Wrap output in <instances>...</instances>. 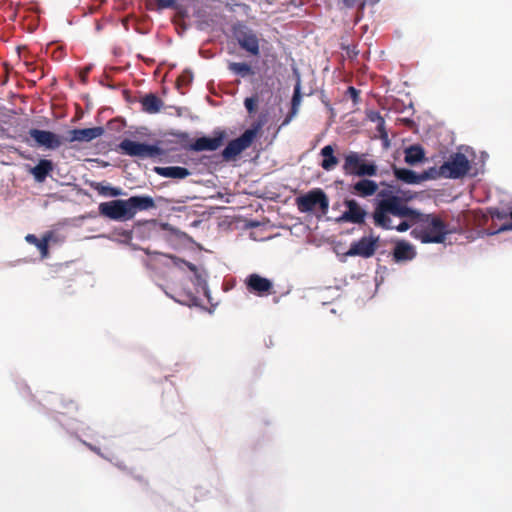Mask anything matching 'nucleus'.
Instances as JSON below:
<instances>
[{
    "label": "nucleus",
    "mask_w": 512,
    "mask_h": 512,
    "mask_svg": "<svg viewBox=\"0 0 512 512\" xmlns=\"http://www.w3.org/2000/svg\"><path fill=\"white\" fill-rule=\"evenodd\" d=\"M418 211L410 208L400 197L388 195L381 199L373 212L374 224L386 230L405 232L412 227Z\"/></svg>",
    "instance_id": "nucleus-1"
},
{
    "label": "nucleus",
    "mask_w": 512,
    "mask_h": 512,
    "mask_svg": "<svg viewBox=\"0 0 512 512\" xmlns=\"http://www.w3.org/2000/svg\"><path fill=\"white\" fill-rule=\"evenodd\" d=\"M413 225L416 227L412 230V235L422 243H443L450 233L445 222L433 214L418 212V216L413 218Z\"/></svg>",
    "instance_id": "nucleus-2"
},
{
    "label": "nucleus",
    "mask_w": 512,
    "mask_h": 512,
    "mask_svg": "<svg viewBox=\"0 0 512 512\" xmlns=\"http://www.w3.org/2000/svg\"><path fill=\"white\" fill-rule=\"evenodd\" d=\"M298 209L303 212H313L318 217L326 215L329 209V199L320 188H315L296 199Z\"/></svg>",
    "instance_id": "nucleus-3"
},
{
    "label": "nucleus",
    "mask_w": 512,
    "mask_h": 512,
    "mask_svg": "<svg viewBox=\"0 0 512 512\" xmlns=\"http://www.w3.org/2000/svg\"><path fill=\"white\" fill-rule=\"evenodd\" d=\"M342 169L344 174L352 176L364 177L375 176L377 174V166L375 163L367 161L366 154L354 151L344 156Z\"/></svg>",
    "instance_id": "nucleus-4"
},
{
    "label": "nucleus",
    "mask_w": 512,
    "mask_h": 512,
    "mask_svg": "<svg viewBox=\"0 0 512 512\" xmlns=\"http://www.w3.org/2000/svg\"><path fill=\"white\" fill-rule=\"evenodd\" d=\"M118 149L124 155L140 159L156 158L162 155V150L157 145L136 142L127 138L119 143Z\"/></svg>",
    "instance_id": "nucleus-5"
},
{
    "label": "nucleus",
    "mask_w": 512,
    "mask_h": 512,
    "mask_svg": "<svg viewBox=\"0 0 512 512\" xmlns=\"http://www.w3.org/2000/svg\"><path fill=\"white\" fill-rule=\"evenodd\" d=\"M470 169V161L463 153H453L442 164V175L444 178L459 179L467 175Z\"/></svg>",
    "instance_id": "nucleus-6"
},
{
    "label": "nucleus",
    "mask_w": 512,
    "mask_h": 512,
    "mask_svg": "<svg viewBox=\"0 0 512 512\" xmlns=\"http://www.w3.org/2000/svg\"><path fill=\"white\" fill-rule=\"evenodd\" d=\"M28 134L34 143H30L29 139H26L25 141L33 147L56 150L63 145L62 136L49 130L32 128L28 131Z\"/></svg>",
    "instance_id": "nucleus-7"
},
{
    "label": "nucleus",
    "mask_w": 512,
    "mask_h": 512,
    "mask_svg": "<svg viewBox=\"0 0 512 512\" xmlns=\"http://www.w3.org/2000/svg\"><path fill=\"white\" fill-rule=\"evenodd\" d=\"M99 212L101 215L112 220H131V213H129L127 199H118L109 202H103L99 205Z\"/></svg>",
    "instance_id": "nucleus-8"
},
{
    "label": "nucleus",
    "mask_w": 512,
    "mask_h": 512,
    "mask_svg": "<svg viewBox=\"0 0 512 512\" xmlns=\"http://www.w3.org/2000/svg\"><path fill=\"white\" fill-rule=\"evenodd\" d=\"M256 137V130L254 129H247L244 131V133L234 139L231 140L227 146L222 151V156L225 160H232L236 156H238L240 153H242L244 150H246L248 147L251 146L252 142L254 141Z\"/></svg>",
    "instance_id": "nucleus-9"
},
{
    "label": "nucleus",
    "mask_w": 512,
    "mask_h": 512,
    "mask_svg": "<svg viewBox=\"0 0 512 512\" xmlns=\"http://www.w3.org/2000/svg\"><path fill=\"white\" fill-rule=\"evenodd\" d=\"M378 242V237L364 236L358 241L351 243L346 255L350 257L359 256L362 258H370L375 254L378 248Z\"/></svg>",
    "instance_id": "nucleus-10"
},
{
    "label": "nucleus",
    "mask_w": 512,
    "mask_h": 512,
    "mask_svg": "<svg viewBox=\"0 0 512 512\" xmlns=\"http://www.w3.org/2000/svg\"><path fill=\"white\" fill-rule=\"evenodd\" d=\"M234 35L242 49L254 56L259 55V40L252 30L240 26L234 30Z\"/></svg>",
    "instance_id": "nucleus-11"
},
{
    "label": "nucleus",
    "mask_w": 512,
    "mask_h": 512,
    "mask_svg": "<svg viewBox=\"0 0 512 512\" xmlns=\"http://www.w3.org/2000/svg\"><path fill=\"white\" fill-rule=\"evenodd\" d=\"M246 289L259 297L267 296L272 293L273 284L272 282L260 276L259 274L253 273L247 276L245 279Z\"/></svg>",
    "instance_id": "nucleus-12"
},
{
    "label": "nucleus",
    "mask_w": 512,
    "mask_h": 512,
    "mask_svg": "<svg viewBox=\"0 0 512 512\" xmlns=\"http://www.w3.org/2000/svg\"><path fill=\"white\" fill-rule=\"evenodd\" d=\"M104 133L102 127H92L83 129H71L68 131V142H90Z\"/></svg>",
    "instance_id": "nucleus-13"
},
{
    "label": "nucleus",
    "mask_w": 512,
    "mask_h": 512,
    "mask_svg": "<svg viewBox=\"0 0 512 512\" xmlns=\"http://www.w3.org/2000/svg\"><path fill=\"white\" fill-rule=\"evenodd\" d=\"M344 204L347 210L342 214L341 220L354 224L364 223L366 211L355 200H345Z\"/></svg>",
    "instance_id": "nucleus-14"
},
{
    "label": "nucleus",
    "mask_w": 512,
    "mask_h": 512,
    "mask_svg": "<svg viewBox=\"0 0 512 512\" xmlns=\"http://www.w3.org/2000/svg\"><path fill=\"white\" fill-rule=\"evenodd\" d=\"M129 213H131V219L135 216L138 211H147L156 207L155 201L151 196H132L127 199Z\"/></svg>",
    "instance_id": "nucleus-15"
},
{
    "label": "nucleus",
    "mask_w": 512,
    "mask_h": 512,
    "mask_svg": "<svg viewBox=\"0 0 512 512\" xmlns=\"http://www.w3.org/2000/svg\"><path fill=\"white\" fill-rule=\"evenodd\" d=\"M293 74L296 78V83L294 86V93H293V96L291 99L290 120L297 113L300 102H301V98L303 96H310L312 94L311 88H309L307 91L306 90L302 91L300 75H299V72L297 69H295V68L293 69Z\"/></svg>",
    "instance_id": "nucleus-16"
},
{
    "label": "nucleus",
    "mask_w": 512,
    "mask_h": 512,
    "mask_svg": "<svg viewBox=\"0 0 512 512\" xmlns=\"http://www.w3.org/2000/svg\"><path fill=\"white\" fill-rule=\"evenodd\" d=\"M223 143V135L216 137H200L196 139L189 148L194 151H214Z\"/></svg>",
    "instance_id": "nucleus-17"
},
{
    "label": "nucleus",
    "mask_w": 512,
    "mask_h": 512,
    "mask_svg": "<svg viewBox=\"0 0 512 512\" xmlns=\"http://www.w3.org/2000/svg\"><path fill=\"white\" fill-rule=\"evenodd\" d=\"M416 255L413 246L406 241H398L393 250L395 262H404L412 260Z\"/></svg>",
    "instance_id": "nucleus-18"
},
{
    "label": "nucleus",
    "mask_w": 512,
    "mask_h": 512,
    "mask_svg": "<svg viewBox=\"0 0 512 512\" xmlns=\"http://www.w3.org/2000/svg\"><path fill=\"white\" fill-rule=\"evenodd\" d=\"M142 110L148 114H156L164 106L163 101L154 93H149L140 99Z\"/></svg>",
    "instance_id": "nucleus-19"
},
{
    "label": "nucleus",
    "mask_w": 512,
    "mask_h": 512,
    "mask_svg": "<svg viewBox=\"0 0 512 512\" xmlns=\"http://www.w3.org/2000/svg\"><path fill=\"white\" fill-rule=\"evenodd\" d=\"M377 190V183L369 179H362L352 186V193L360 197L372 196L377 192Z\"/></svg>",
    "instance_id": "nucleus-20"
},
{
    "label": "nucleus",
    "mask_w": 512,
    "mask_h": 512,
    "mask_svg": "<svg viewBox=\"0 0 512 512\" xmlns=\"http://www.w3.org/2000/svg\"><path fill=\"white\" fill-rule=\"evenodd\" d=\"M53 162L48 159L39 160L38 164L30 169V173L37 182H44L48 175L53 171Z\"/></svg>",
    "instance_id": "nucleus-21"
},
{
    "label": "nucleus",
    "mask_w": 512,
    "mask_h": 512,
    "mask_svg": "<svg viewBox=\"0 0 512 512\" xmlns=\"http://www.w3.org/2000/svg\"><path fill=\"white\" fill-rule=\"evenodd\" d=\"M155 171L162 177L173 179H184L191 175V172L187 168L180 166L156 167Z\"/></svg>",
    "instance_id": "nucleus-22"
},
{
    "label": "nucleus",
    "mask_w": 512,
    "mask_h": 512,
    "mask_svg": "<svg viewBox=\"0 0 512 512\" xmlns=\"http://www.w3.org/2000/svg\"><path fill=\"white\" fill-rule=\"evenodd\" d=\"M320 155L323 157L320 165L325 171L333 170L339 163L338 158L334 155V148L332 145L324 146L320 151Z\"/></svg>",
    "instance_id": "nucleus-23"
},
{
    "label": "nucleus",
    "mask_w": 512,
    "mask_h": 512,
    "mask_svg": "<svg viewBox=\"0 0 512 512\" xmlns=\"http://www.w3.org/2000/svg\"><path fill=\"white\" fill-rule=\"evenodd\" d=\"M394 175L398 180L407 184L421 183V175L407 168H397L394 166Z\"/></svg>",
    "instance_id": "nucleus-24"
},
{
    "label": "nucleus",
    "mask_w": 512,
    "mask_h": 512,
    "mask_svg": "<svg viewBox=\"0 0 512 512\" xmlns=\"http://www.w3.org/2000/svg\"><path fill=\"white\" fill-rule=\"evenodd\" d=\"M424 150L420 145H412L405 150V162L415 165L423 160Z\"/></svg>",
    "instance_id": "nucleus-25"
},
{
    "label": "nucleus",
    "mask_w": 512,
    "mask_h": 512,
    "mask_svg": "<svg viewBox=\"0 0 512 512\" xmlns=\"http://www.w3.org/2000/svg\"><path fill=\"white\" fill-rule=\"evenodd\" d=\"M91 187L100 195L105 197H117L122 194V190L120 188L104 185L100 182L91 183Z\"/></svg>",
    "instance_id": "nucleus-26"
},
{
    "label": "nucleus",
    "mask_w": 512,
    "mask_h": 512,
    "mask_svg": "<svg viewBox=\"0 0 512 512\" xmlns=\"http://www.w3.org/2000/svg\"><path fill=\"white\" fill-rule=\"evenodd\" d=\"M228 69L243 78L254 74L252 67L247 63L230 62Z\"/></svg>",
    "instance_id": "nucleus-27"
},
{
    "label": "nucleus",
    "mask_w": 512,
    "mask_h": 512,
    "mask_svg": "<svg viewBox=\"0 0 512 512\" xmlns=\"http://www.w3.org/2000/svg\"><path fill=\"white\" fill-rule=\"evenodd\" d=\"M169 257L174 261L175 265L178 266L179 263L184 264L191 272H193L194 276H195V279H196V283L198 285H204L206 283L205 279L203 278L202 274L199 272V270H198L196 265H194L191 262L179 259V258H177L175 256H169Z\"/></svg>",
    "instance_id": "nucleus-28"
},
{
    "label": "nucleus",
    "mask_w": 512,
    "mask_h": 512,
    "mask_svg": "<svg viewBox=\"0 0 512 512\" xmlns=\"http://www.w3.org/2000/svg\"><path fill=\"white\" fill-rule=\"evenodd\" d=\"M25 239L39 249L42 257H47L49 249L47 239H38L34 234H28Z\"/></svg>",
    "instance_id": "nucleus-29"
},
{
    "label": "nucleus",
    "mask_w": 512,
    "mask_h": 512,
    "mask_svg": "<svg viewBox=\"0 0 512 512\" xmlns=\"http://www.w3.org/2000/svg\"><path fill=\"white\" fill-rule=\"evenodd\" d=\"M421 175V182L429 179H437L443 177L442 175V165L439 168L431 167L425 170Z\"/></svg>",
    "instance_id": "nucleus-30"
},
{
    "label": "nucleus",
    "mask_w": 512,
    "mask_h": 512,
    "mask_svg": "<svg viewBox=\"0 0 512 512\" xmlns=\"http://www.w3.org/2000/svg\"><path fill=\"white\" fill-rule=\"evenodd\" d=\"M369 0H343V3L345 4L346 7H349V8H352V7H355V6H358L360 8H364L366 2H368ZM372 4L376 3L377 0H371L370 1Z\"/></svg>",
    "instance_id": "nucleus-31"
},
{
    "label": "nucleus",
    "mask_w": 512,
    "mask_h": 512,
    "mask_svg": "<svg viewBox=\"0 0 512 512\" xmlns=\"http://www.w3.org/2000/svg\"><path fill=\"white\" fill-rule=\"evenodd\" d=\"M193 80V75L190 71H184L177 79L178 85H189Z\"/></svg>",
    "instance_id": "nucleus-32"
},
{
    "label": "nucleus",
    "mask_w": 512,
    "mask_h": 512,
    "mask_svg": "<svg viewBox=\"0 0 512 512\" xmlns=\"http://www.w3.org/2000/svg\"><path fill=\"white\" fill-rule=\"evenodd\" d=\"M159 9L176 8V0H155Z\"/></svg>",
    "instance_id": "nucleus-33"
},
{
    "label": "nucleus",
    "mask_w": 512,
    "mask_h": 512,
    "mask_svg": "<svg viewBox=\"0 0 512 512\" xmlns=\"http://www.w3.org/2000/svg\"><path fill=\"white\" fill-rule=\"evenodd\" d=\"M359 94H360V91L357 90L355 87L353 86H349L346 90V93L345 95L349 98L352 99V101L356 104L358 103L359 101Z\"/></svg>",
    "instance_id": "nucleus-34"
},
{
    "label": "nucleus",
    "mask_w": 512,
    "mask_h": 512,
    "mask_svg": "<svg viewBox=\"0 0 512 512\" xmlns=\"http://www.w3.org/2000/svg\"><path fill=\"white\" fill-rule=\"evenodd\" d=\"M244 105L247 111L251 113L255 110L256 100L254 98H246Z\"/></svg>",
    "instance_id": "nucleus-35"
},
{
    "label": "nucleus",
    "mask_w": 512,
    "mask_h": 512,
    "mask_svg": "<svg viewBox=\"0 0 512 512\" xmlns=\"http://www.w3.org/2000/svg\"><path fill=\"white\" fill-rule=\"evenodd\" d=\"M491 215L493 218H496L499 220H503V219H506L507 217H509V213H506V212L500 211V210H495L494 212L491 213Z\"/></svg>",
    "instance_id": "nucleus-36"
},
{
    "label": "nucleus",
    "mask_w": 512,
    "mask_h": 512,
    "mask_svg": "<svg viewBox=\"0 0 512 512\" xmlns=\"http://www.w3.org/2000/svg\"><path fill=\"white\" fill-rule=\"evenodd\" d=\"M509 218H510L511 221L509 223L503 224L499 228V231H508V230L512 231V210L509 212Z\"/></svg>",
    "instance_id": "nucleus-37"
},
{
    "label": "nucleus",
    "mask_w": 512,
    "mask_h": 512,
    "mask_svg": "<svg viewBox=\"0 0 512 512\" xmlns=\"http://www.w3.org/2000/svg\"><path fill=\"white\" fill-rule=\"evenodd\" d=\"M87 446L89 447V449H91L92 451H94V452L99 454V449L98 448H96V447H94V446H92L90 444H88Z\"/></svg>",
    "instance_id": "nucleus-38"
},
{
    "label": "nucleus",
    "mask_w": 512,
    "mask_h": 512,
    "mask_svg": "<svg viewBox=\"0 0 512 512\" xmlns=\"http://www.w3.org/2000/svg\"><path fill=\"white\" fill-rule=\"evenodd\" d=\"M187 298V302H193L195 300V297H193L192 295H188Z\"/></svg>",
    "instance_id": "nucleus-39"
},
{
    "label": "nucleus",
    "mask_w": 512,
    "mask_h": 512,
    "mask_svg": "<svg viewBox=\"0 0 512 512\" xmlns=\"http://www.w3.org/2000/svg\"><path fill=\"white\" fill-rule=\"evenodd\" d=\"M288 123V116H286L282 122V126L286 125Z\"/></svg>",
    "instance_id": "nucleus-40"
},
{
    "label": "nucleus",
    "mask_w": 512,
    "mask_h": 512,
    "mask_svg": "<svg viewBox=\"0 0 512 512\" xmlns=\"http://www.w3.org/2000/svg\"><path fill=\"white\" fill-rule=\"evenodd\" d=\"M182 137H183L184 139H187V138H188V135H187V134H182Z\"/></svg>",
    "instance_id": "nucleus-41"
},
{
    "label": "nucleus",
    "mask_w": 512,
    "mask_h": 512,
    "mask_svg": "<svg viewBox=\"0 0 512 512\" xmlns=\"http://www.w3.org/2000/svg\"><path fill=\"white\" fill-rule=\"evenodd\" d=\"M290 4H295L294 0H290Z\"/></svg>",
    "instance_id": "nucleus-42"
}]
</instances>
